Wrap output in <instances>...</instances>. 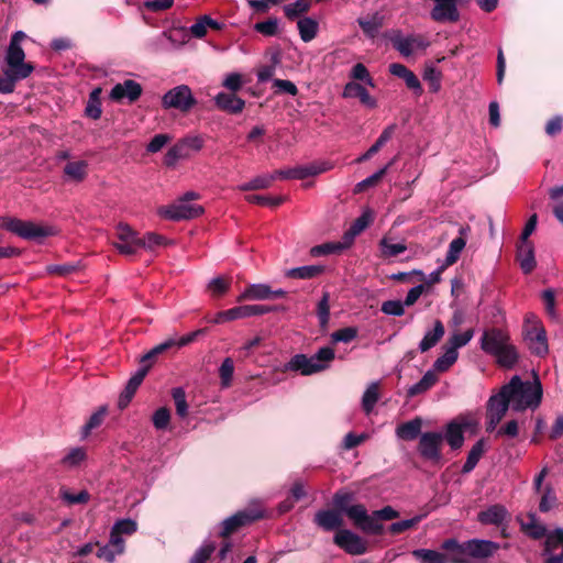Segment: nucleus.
I'll use <instances>...</instances> for the list:
<instances>
[{
    "instance_id": "393cba45",
    "label": "nucleus",
    "mask_w": 563,
    "mask_h": 563,
    "mask_svg": "<svg viewBox=\"0 0 563 563\" xmlns=\"http://www.w3.org/2000/svg\"><path fill=\"white\" fill-rule=\"evenodd\" d=\"M516 258L525 274H530L537 266L534 258V245L532 242L519 241Z\"/></svg>"
},
{
    "instance_id": "1a4fd4ad",
    "label": "nucleus",
    "mask_w": 563,
    "mask_h": 563,
    "mask_svg": "<svg viewBox=\"0 0 563 563\" xmlns=\"http://www.w3.org/2000/svg\"><path fill=\"white\" fill-rule=\"evenodd\" d=\"M263 518V512L256 509H245L235 512L231 517L224 519L221 523V538H229L231 534L239 531L241 528L246 527Z\"/></svg>"
},
{
    "instance_id": "cd10ccee",
    "label": "nucleus",
    "mask_w": 563,
    "mask_h": 563,
    "mask_svg": "<svg viewBox=\"0 0 563 563\" xmlns=\"http://www.w3.org/2000/svg\"><path fill=\"white\" fill-rule=\"evenodd\" d=\"M344 98H358L362 104L374 109L377 107L376 100L368 93L365 87L355 81H350L343 90Z\"/></svg>"
},
{
    "instance_id": "dca6fc26",
    "label": "nucleus",
    "mask_w": 563,
    "mask_h": 563,
    "mask_svg": "<svg viewBox=\"0 0 563 563\" xmlns=\"http://www.w3.org/2000/svg\"><path fill=\"white\" fill-rule=\"evenodd\" d=\"M475 424L474 421L465 417L453 419L445 426L443 440L448 442L452 450H460L464 443V431Z\"/></svg>"
},
{
    "instance_id": "2eb2a0df",
    "label": "nucleus",
    "mask_w": 563,
    "mask_h": 563,
    "mask_svg": "<svg viewBox=\"0 0 563 563\" xmlns=\"http://www.w3.org/2000/svg\"><path fill=\"white\" fill-rule=\"evenodd\" d=\"M332 168L328 162L311 163L305 166H296L289 169H279L274 173L275 179H306L308 177L317 176Z\"/></svg>"
},
{
    "instance_id": "6e6552de",
    "label": "nucleus",
    "mask_w": 563,
    "mask_h": 563,
    "mask_svg": "<svg viewBox=\"0 0 563 563\" xmlns=\"http://www.w3.org/2000/svg\"><path fill=\"white\" fill-rule=\"evenodd\" d=\"M399 517V512L391 506H385L382 509L367 512V518L362 521L360 530L369 536H382L385 531L382 521L394 520Z\"/></svg>"
},
{
    "instance_id": "5fc2aeb1",
    "label": "nucleus",
    "mask_w": 563,
    "mask_h": 563,
    "mask_svg": "<svg viewBox=\"0 0 563 563\" xmlns=\"http://www.w3.org/2000/svg\"><path fill=\"white\" fill-rule=\"evenodd\" d=\"M397 130V124L393 123L386 126L375 143L369 147V154H376L393 137Z\"/></svg>"
},
{
    "instance_id": "39448f33",
    "label": "nucleus",
    "mask_w": 563,
    "mask_h": 563,
    "mask_svg": "<svg viewBox=\"0 0 563 563\" xmlns=\"http://www.w3.org/2000/svg\"><path fill=\"white\" fill-rule=\"evenodd\" d=\"M384 36L402 57H410L416 49L424 51L430 46L429 40L422 34L411 33L405 36L400 30H389Z\"/></svg>"
},
{
    "instance_id": "c85d7f7f",
    "label": "nucleus",
    "mask_w": 563,
    "mask_h": 563,
    "mask_svg": "<svg viewBox=\"0 0 563 563\" xmlns=\"http://www.w3.org/2000/svg\"><path fill=\"white\" fill-rule=\"evenodd\" d=\"M496 358L497 364L504 368H512L518 360L519 354L514 344L508 341L503 347L498 349L494 354H492Z\"/></svg>"
},
{
    "instance_id": "c9c22d12",
    "label": "nucleus",
    "mask_w": 563,
    "mask_h": 563,
    "mask_svg": "<svg viewBox=\"0 0 563 563\" xmlns=\"http://www.w3.org/2000/svg\"><path fill=\"white\" fill-rule=\"evenodd\" d=\"M529 521L521 522V530L533 540H540L547 536V527L538 522L534 514L528 515Z\"/></svg>"
},
{
    "instance_id": "c03bdc74",
    "label": "nucleus",
    "mask_w": 563,
    "mask_h": 563,
    "mask_svg": "<svg viewBox=\"0 0 563 563\" xmlns=\"http://www.w3.org/2000/svg\"><path fill=\"white\" fill-rule=\"evenodd\" d=\"M394 162L395 158L391 159L386 166L374 173L372 176L356 184L354 192H361L368 187L376 186L382 180V178L387 174L389 167L394 164Z\"/></svg>"
},
{
    "instance_id": "3c124183",
    "label": "nucleus",
    "mask_w": 563,
    "mask_h": 563,
    "mask_svg": "<svg viewBox=\"0 0 563 563\" xmlns=\"http://www.w3.org/2000/svg\"><path fill=\"white\" fill-rule=\"evenodd\" d=\"M233 373H234L233 360L231 357L224 358L219 368V376H220L222 387L227 388V387L231 386Z\"/></svg>"
},
{
    "instance_id": "6e6d98bb",
    "label": "nucleus",
    "mask_w": 563,
    "mask_h": 563,
    "mask_svg": "<svg viewBox=\"0 0 563 563\" xmlns=\"http://www.w3.org/2000/svg\"><path fill=\"white\" fill-rule=\"evenodd\" d=\"M172 396L175 402L176 413L181 418L186 417L188 413V404L185 390L180 387L174 388Z\"/></svg>"
},
{
    "instance_id": "f3484780",
    "label": "nucleus",
    "mask_w": 563,
    "mask_h": 563,
    "mask_svg": "<svg viewBox=\"0 0 563 563\" xmlns=\"http://www.w3.org/2000/svg\"><path fill=\"white\" fill-rule=\"evenodd\" d=\"M526 340L531 353L537 356H545L549 352L547 332L543 325L536 321L526 331Z\"/></svg>"
},
{
    "instance_id": "412c9836",
    "label": "nucleus",
    "mask_w": 563,
    "mask_h": 563,
    "mask_svg": "<svg viewBox=\"0 0 563 563\" xmlns=\"http://www.w3.org/2000/svg\"><path fill=\"white\" fill-rule=\"evenodd\" d=\"M142 95V86L132 79H126L122 84H117L110 92V98L114 101H121L126 98L130 103L135 102Z\"/></svg>"
},
{
    "instance_id": "bb28decb",
    "label": "nucleus",
    "mask_w": 563,
    "mask_h": 563,
    "mask_svg": "<svg viewBox=\"0 0 563 563\" xmlns=\"http://www.w3.org/2000/svg\"><path fill=\"white\" fill-rule=\"evenodd\" d=\"M176 347V340L175 339H168L165 342H162L157 345H155L153 349H151L147 353H145L141 358V367L144 368L147 367V373L152 368V366L156 363L157 358L170 351L172 349Z\"/></svg>"
},
{
    "instance_id": "aec40b11",
    "label": "nucleus",
    "mask_w": 563,
    "mask_h": 563,
    "mask_svg": "<svg viewBox=\"0 0 563 563\" xmlns=\"http://www.w3.org/2000/svg\"><path fill=\"white\" fill-rule=\"evenodd\" d=\"M509 408H511V401L503 387H500L499 391L492 395L487 400L485 416L503 420Z\"/></svg>"
},
{
    "instance_id": "69168bd1",
    "label": "nucleus",
    "mask_w": 563,
    "mask_h": 563,
    "mask_svg": "<svg viewBox=\"0 0 563 563\" xmlns=\"http://www.w3.org/2000/svg\"><path fill=\"white\" fill-rule=\"evenodd\" d=\"M330 294L323 292L321 299L318 302L317 314L322 325L327 324L330 318Z\"/></svg>"
},
{
    "instance_id": "f257e3e1",
    "label": "nucleus",
    "mask_w": 563,
    "mask_h": 563,
    "mask_svg": "<svg viewBox=\"0 0 563 563\" xmlns=\"http://www.w3.org/2000/svg\"><path fill=\"white\" fill-rule=\"evenodd\" d=\"M440 548L445 553L430 549H417L412 551V555L420 563H473V560H487L494 556L500 545L490 540L471 539L459 542L455 538H449L441 543Z\"/></svg>"
},
{
    "instance_id": "72a5a7b5",
    "label": "nucleus",
    "mask_w": 563,
    "mask_h": 563,
    "mask_svg": "<svg viewBox=\"0 0 563 563\" xmlns=\"http://www.w3.org/2000/svg\"><path fill=\"white\" fill-rule=\"evenodd\" d=\"M324 272L325 267L323 265H307L289 268L285 272V276L295 279H312L322 275Z\"/></svg>"
},
{
    "instance_id": "ea45409f",
    "label": "nucleus",
    "mask_w": 563,
    "mask_h": 563,
    "mask_svg": "<svg viewBox=\"0 0 563 563\" xmlns=\"http://www.w3.org/2000/svg\"><path fill=\"white\" fill-rule=\"evenodd\" d=\"M444 354L435 360L433 363V368L438 373H444L450 369V367L456 362L459 357V352L449 349L443 345Z\"/></svg>"
},
{
    "instance_id": "e433bc0d",
    "label": "nucleus",
    "mask_w": 563,
    "mask_h": 563,
    "mask_svg": "<svg viewBox=\"0 0 563 563\" xmlns=\"http://www.w3.org/2000/svg\"><path fill=\"white\" fill-rule=\"evenodd\" d=\"M485 451V439H479L468 452L467 459L462 467V473L466 474L472 472L476 467Z\"/></svg>"
},
{
    "instance_id": "603ef678",
    "label": "nucleus",
    "mask_w": 563,
    "mask_h": 563,
    "mask_svg": "<svg viewBox=\"0 0 563 563\" xmlns=\"http://www.w3.org/2000/svg\"><path fill=\"white\" fill-rule=\"evenodd\" d=\"M543 555L551 553L559 545H563V528H556L552 532H547Z\"/></svg>"
},
{
    "instance_id": "9d476101",
    "label": "nucleus",
    "mask_w": 563,
    "mask_h": 563,
    "mask_svg": "<svg viewBox=\"0 0 563 563\" xmlns=\"http://www.w3.org/2000/svg\"><path fill=\"white\" fill-rule=\"evenodd\" d=\"M442 446L443 434L428 431L420 435L417 450L423 460L438 463L442 459Z\"/></svg>"
},
{
    "instance_id": "4468645a",
    "label": "nucleus",
    "mask_w": 563,
    "mask_h": 563,
    "mask_svg": "<svg viewBox=\"0 0 563 563\" xmlns=\"http://www.w3.org/2000/svg\"><path fill=\"white\" fill-rule=\"evenodd\" d=\"M333 542L351 555H362L368 550L366 541L349 529H340L334 534Z\"/></svg>"
},
{
    "instance_id": "8fccbe9b",
    "label": "nucleus",
    "mask_w": 563,
    "mask_h": 563,
    "mask_svg": "<svg viewBox=\"0 0 563 563\" xmlns=\"http://www.w3.org/2000/svg\"><path fill=\"white\" fill-rule=\"evenodd\" d=\"M230 286L231 278L219 276L210 280L208 289L211 291L212 296L221 297L229 291Z\"/></svg>"
},
{
    "instance_id": "5701e85b",
    "label": "nucleus",
    "mask_w": 563,
    "mask_h": 563,
    "mask_svg": "<svg viewBox=\"0 0 563 563\" xmlns=\"http://www.w3.org/2000/svg\"><path fill=\"white\" fill-rule=\"evenodd\" d=\"M313 522L324 531H333L344 525L342 514L334 508L317 511Z\"/></svg>"
},
{
    "instance_id": "a19ab883",
    "label": "nucleus",
    "mask_w": 563,
    "mask_h": 563,
    "mask_svg": "<svg viewBox=\"0 0 563 563\" xmlns=\"http://www.w3.org/2000/svg\"><path fill=\"white\" fill-rule=\"evenodd\" d=\"M465 245H466L465 238L457 236V238L453 239L451 241V243L449 244V250L446 252L444 264L446 266H451V265L455 264L459 261L460 254L464 250Z\"/></svg>"
},
{
    "instance_id": "37998d69",
    "label": "nucleus",
    "mask_w": 563,
    "mask_h": 563,
    "mask_svg": "<svg viewBox=\"0 0 563 563\" xmlns=\"http://www.w3.org/2000/svg\"><path fill=\"white\" fill-rule=\"evenodd\" d=\"M107 413H108L107 406L99 407V409L90 416V418L88 419L86 424L82 427V429H81L82 437H85V438L88 437L92 430L99 428L102 424Z\"/></svg>"
},
{
    "instance_id": "423d86ee",
    "label": "nucleus",
    "mask_w": 563,
    "mask_h": 563,
    "mask_svg": "<svg viewBox=\"0 0 563 563\" xmlns=\"http://www.w3.org/2000/svg\"><path fill=\"white\" fill-rule=\"evenodd\" d=\"M354 494L350 492L338 490L332 498L334 509L345 515L360 530L362 521L367 518V509L363 504L351 505Z\"/></svg>"
},
{
    "instance_id": "bf43d9fd",
    "label": "nucleus",
    "mask_w": 563,
    "mask_h": 563,
    "mask_svg": "<svg viewBox=\"0 0 563 563\" xmlns=\"http://www.w3.org/2000/svg\"><path fill=\"white\" fill-rule=\"evenodd\" d=\"M18 75L9 69L4 70V75L0 76V93H11L15 89V84L24 78H18Z\"/></svg>"
},
{
    "instance_id": "4be33fe9",
    "label": "nucleus",
    "mask_w": 563,
    "mask_h": 563,
    "mask_svg": "<svg viewBox=\"0 0 563 563\" xmlns=\"http://www.w3.org/2000/svg\"><path fill=\"white\" fill-rule=\"evenodd\" d=\"M146 375L147 367L139 368L136 373L128 380L123 391L120 394L118 399V407L120 410H123L129 406Z\"/></svg>"
},
{
    "instance_id": "e2e57ef3",
    "label": "nucleus",
    "mask_w": 563,
    "mask_h": 563,
    "mask_svg": "<svg viewBox=\"0 0 563 563\" xmlns=\"http://www.w3.org/2000/svg\"><path fill=\"white\" fill-rule=\"evenodd\" d=\"M373 221V213L371 210L364 211L358 218H356L351 224V234L362 233Z\"/></svg>"
},
{
    "instance_id": "49530a36",
    "label": "nucleus",
    "mask_w": 563,
    "mask_h": 563,
    "mask_svg": "<svg viewBox=\"0 0 563 563\" xmlns=\"http://www.w3.org/2000/svg\"><path fill=\"white\" fill-rule=\"evenodd\" d=\"M426 516L427 514L417 515L411 519L394 522L390 526H388L387 530L391 536L401 534L405 531L415 528Z\"/></svg>"
},
{
    "instance_id": "774afa93",
    "label": "nucleus",
    "mask_w": 563,
    "mask_h": 563,
    "mask_svg": "<svg viewBox=\"0 0 563 563\" xmlns=\"http://www.w3.org/2000/svg\"><path fill=\"white\" fill-rule=\"evenodd\" d=\"M351 77L355 80L364 81L368 86L374 87V80L369 75L368 69L362 63H357L353 66Z\"/></svg>"
},
{
    "instance_id": "0eeeda50",
    "label": "nucleus",
    "mask_w": 563,
    "mask_h": 563,
    "mask_svg": "<svg viewBox=\"0 0 563 563\" xmlns=\"http://www.w3.org/2000/svg\"><path fill=\"white\" fill-rule=\"evenodd\" d=\"M196 104L197 100L187 85L169 89L162 98L164 109H176L183 113L189 112Z\"/></svg>"
},
{
    "instance_id": "09e8293b",
    "label": "nucleus",
    "mask_w": 563,
    "mask_h": 563,
    "mask_svg": "<svg viewBox=\"0 0 563 563\" xmlns=\"http://www.w3.org/2000/svg\"><path fill=\"white\" fill-rule=\"evenodd\" d=\"M245 200L250 203L260 205V206H269V207H278L280 206L285 200V196H278V197H269V196H262V195H247L245 196Z\"/></svg>"
},
{
    "instance_id": "680f3d73",
    "label": "nucleus",
    "mask_w": 563,
    "mask_h": 563,
    "mask_svg": "<svg viewBox=\"0 0 563 563\" xmlns=\"http://www.w3.org/2000/svg\"><path fill=\"white\" fill-rule=\"evenodd\" d=\"M79 269V266L71 263H64V264H52L46 267V272L52 275L57 276H69L74 273H76Z\"/></svg>"
},
{
    "instance_id": "f03ea898",
    "label": "nucleus",
    "mask_w": 563,
    "mask_h": 563,
    "mask_svg": "<svg viewBox=\"0 0 563 563\" xmlns=\"http://www.w3.org/2000/svg\"><path fill=\"white\" fill-rule=\"evenodd\" d=\"M501 387L511 401V409L516 412H521L527 408L536 409L541 404L543 389L537 375L533 382H523L518 375H515Z\"/></svg>"
},
{
    "instance_id": "7c9ffc66",
    "label": "nucleus",
    "mask_w": 563,
    "mask_h": 563,
    "mask_svg": "<svg viewBox=\"0 0 563 563\" xmlns=\"http://www.w3.org/2000/svg\"><path fill=\"white\" fill-rule=\"evenodd\" d=\"M272 299V288L267 284L249 285L238 297V301L243 300H268Z\"/></svg>"
},
{
    "instance_id": "4d7b16f0",
    "label": "nucleus",
    "mask_w": 563,
    "mask_h": 563,
    "mask_svg": "<svg viewBox=\"0 0 563 563\" xmlns=\"http://www.w3.org/2000/svg\"><path fill=\"white\" fill-rule=\"evenodd\" d=\"M216 548L214 542L205 543L195 552L189 563H207L216 551Z\"/></svg>"
},
{
    "instance_id": "473e14b6",
    "label": "nucleus",
    "mask_w": 563,
    "mask_h": 563,
    "mask_svg": "<svg viewBox=\"0 0 563 563\" xmlns=\"http://www.w3.org/2000/svg\"><path fill=\"white\" fill-rule=\"evenodd\" d=\"M445 333L444 325L441 320L434 321V327L428 331L419 343L420 352L424 353L435 346Z\"/></svg>"
},
{
    "instance_id": "a878e982",
    "label": "nucleus",
    "mask_w": 563,
    "mask_h": 563,
    "mask_svg": "<svg viewBox=\"0 0 563 563\" xmlns=\"http://www.w3.org/2000/svg\"><path fill=\"white\" fill-rule=\"evenodd\" d=\"M279 309L278 306H268V305H244L231 308V317L233 320L244 319L253 316H262L273 311H277Z\"/></svg>"
},
{
    "instance_id": "c756f323",
    "label": "nucleus",
    "mask_w": 563,
    "mask_h": 563,
    "mask_svg": "<svg viewBox=\"0 0 563 563\" xmlns=\"http://www.w3.org/2000/svg\"><path fill=\"white\" fill-rule=\"evenodd\" d=\"M508 517L505 506L496 504L478 514V521L483 525L500 526Z\"/></svg>"
},
{
    "instance_id": "79ce46f5",
    "label": "nucleus",
    "mask_w": 563,
    "mask_h": 563,
    "mask_svg": "<svg viewBox=\"0 0 563 563\" xmlns=\"http://www.w3.org/2000/svg\"><path fill=\"white\" fill-rule=\"evenodd\" d=\"M87 169L86 161L69 162L64 167V174L74 180L81 181L87 176Z\"/></svg>"
},
{
    "instance_id": "b1692460",
    "label": "nucleus",
    "mask_w": 563,
    "mask_h": 563,
    "mask_svg": "<svg viewBox=\"0 0 563 563\" xmlns=\"http://www.w3.org/2000/svg\"><path fill=\"white\" fill-rule=\"evenodd\" d=\"M214 104L219 110L223 112L229 114H239L243 111L245 101L238 97L235 92H219L214 97Z\"/></svg>"
},
{
    "instance_id": "4c0bfd02",
    "label": "nucleus",
    "mask_w": 563,
    "mask_h": 563,
    "mask_svg": "<svg viewBox=\"0 0 563 563\" xmlns=\"http://www.w3.org/2000/svg\"><path fill=\"white\" fill-rule=\"evenodd\" d=\"M297 26L299 30L300 38L306 43L312 41L318 34L319 24L312 18L305 16L299 19Z\"/></svg>"
},
{
    "instance_id": "20e7f679",
    "label": "nucleus",
    "mask_w": 563,
    "mask_h": 563,
    "mask_svg": "<svg viewBox=\"0 0 563 563\" xmlns=\"http://www.w3.org/2000/svg\"><path fill=\"white\" fill-rule=\"evenodd\" d=\"M0 228L25 240H40L53 235V230L48 227L12 217H0Z\"/></svg>"
},
{
    "instance_id": "7ed1b4c3",
    "label": "nucleus",
    "mask_w": 563,
    "mask_h": 563,
    "mask_svg": "<svg viewBox=\"0 0 563 563\" xmlns=\"http://www.w3.org/2000/svg\"><path fill=\"white\" fill-rule=\"evenodd\" d=\"M334 357V350L330 346L321 347L310 357L306 354H295L286 364H284L282 372H296L303 376H309L329 368L330 363Z\"/></svg>"
},
{
    "instance_id": "f704fd0d",
    "label": "nucleus",
    "mask_w": 563,
    "mask_h": 563,
    "mask_svg": "<svg viewBox=\"0 0 563 563\" xmlns=\"http://www.w3.org/2000/svg\"><path fill=\"white\" fill-rule=\"evenodd\" d=\"M357 23L367 37L374 38L384 25V16L376 12L367 18L357 19Z\"/></svg>"
},
{
    "instance_id": "58836bf2",
    "label": "nucleus",
    "mask_w": 563,
    "mask_h": 563,
    "mask_svg": "<svg viewBox=\"0 0 563 563\" xmlns=\"http://www.w3.org/2000/svg\"><path fill=\"white\" fill-rule=\"evenodd\" d=\"M379 399V385L374 382L368 385L362 397V408L365 413H371Z\"/></svg>"
},
{
    "instance_id": "ddd939ff",
    "label": "nucleus",
    "mask_w": 563,
    "mask_h": 563,
    "mask_svg": "<svg viewBox=\"0 0 563 563\" xmlns=\"http://www.w3.org/2000/svg\"><path fill=\"white\" fill-rule=\"evenodd\" d=\"M4 59L7 69L18 75V78H27L34 70L33 64L24 60L25 53L21 46L9 44Z\"/></svg>"
},
{
    "instance_id": "052dcab7",
    "label": "nucleus",
    "mask_w": 563,
    "mask_h": 563,
    "mask_svg": "<svg viewBox=\"0 0 563 563\" xmlns=\"http://www.w3.org/2000/svg\"><path fill=\"white\" fill-rule=\"evenodd\" d=\"M254 30L265 36H274L278 31V20L277 18H269L266 21L257 22Z\"/></svg>"
},
{
    "instance_id": "0e129e2a",
    "label": "nucleus",
    "mask_w": 563,
    "mask_h": 563,
    "mask_svg": "<svg viewBox=\"0 0 563 563\" xmlns=\"http://www.w3.org/2000/svg\"><path fill=\"white\" fill-rule=\"evenodd\" d=\"M153 424L157 430H164L167 428L170 421V411L166 407L158 408L152 418Z\"/></svg>"
},
{
    "instance_id": "13d9d810",
    "label": "nucleus",
    "mask_w": 563,
    "mask_h": 563,
    "mask_svg": "<svg viewBox=\"0 0 563 563\" xmlns=\"http://www.w3.org/2000/svg\"><path fill=\"white\" fill-rule=\"evenodd\" d=\"M473 338V330L470 329L463 333L453 334L448 342L444 344L453 351H457L460 347L466 345Z\"/></svg>"
},
{
    "instance_id": "9b49d317",
    "label": "nucleus",
    "mask_w": 563,
    "mask_h": 563,
    "mask_svg": "<svg viewBox=\"0 0 563 563\" xmlns=\"http://www.w3.org/2000/svg\"><path fill=\"white\" fill-rule=\"evenodd\" d=\"M203 211L201 206L178 200L175 203L159 208L158 213L165 219L180 221L198 218Z\"/></svg>"
},
{
    "instance_id": "a18cd8bd",
    "label": "nucleus",
    "mask_w": 563,
    "mask_h": 563,
    "mask_svg": "<svg viewBox=\"0 0 563 563\" xmlns=\"http://www.w3.org/2000/svg\"><path fill=\"white\" fill-rule=\"evenodd\" d=\"M309 0H296L294 3L284 7V13L288 20H295L310 10Z\"/></svg>"
},
{
    "instance_id": "de8ad7c7",
    "label": "nucleus",
    "mask_w": 563,
    "mask_h": 563,
    "mask_svg": "<svg viewBox=\"0 0 563 563\" xmlns=\"http://www.w3.org/2000/svg\"><path fill=\"white\" fill-rule=\"evenodd\" d=\"M189 157V153H187L184 148V145L179 143V141L173 145L164 156V164L167 167H174L179 159Z\"/></svg>"
},
{
    "instance_id": "2f4dec72",
    "label": "nucleus",
    "mask_w": 563,
    "mask_h": 563,
    "mask_svg": "<svg viewBox=\"0 0 563 563\" xmlns=\"http://www.w3.org/2000/svg\"><path fill=\"white\" fill-rule=\"evenodd\" d=\"M422 418L416 417L412 420L399 424L396 429L398 438L405 441H412L421 435Z\"/></svg>"
},
{
    "instance_id": "6ab92c4d",
    "label": "nucleus",
    "mask_w": 563,
    "mask_h": 563,
    "mask_svg": "<svg viewBox=\"0 0 563 563\" xmlns=\"http://www.w3.org/2000/svg\"><path fill=\"white\" fill-rule=\"evenodd\" d=\"M510 341L509 334L500 328L486 329L481 338V349L492 355Z\"/></svg>"
},
{
    "instance_id": "a211bd4d",
    "label": "nucleus",
    "mask_w": 563,
    "mask_h": 563,
    "mask_svg": "<svg viewBox=\"0 0 563 563\" xmlns=\"http://www.w3.org/2000/svg\"><path fill=\"white\" fill-rule=\"evenodd\" d=\"M435 5L430 12L433 21L444 23H455L460 20V12L457 10L459 0H434Z\"/></svg>"
},
{
    "instance_id": "f8f14e48",
    "label": "nucleus",
    "mask_w": 563,
    "mask_h": 563,
    "mask_svg": "<svg viewBox=\"0 0 563 563\" xmlns=\"http://www.w3.org/2000/svg\"><path fill=\"white\" fill-rule=\"evenodd\" d=\"M115 235L119 241L113 246L120 254L134 255L141 249V238L129 224L119 223Z\"/></svg>"
},
{
    "instance_id": "864d4df0",
    "label": "nucleus",
    "mask_w": 563,
    "mask_h": 563,
    "mask_svg": "<svg viewBox=\"0 0 563 563\" xmlns=\"http://www.w3.org/2000/svg\"><path fill=\"white\" fill-rule=\"evenodd\" d=\"M167 239L161 234L148 232L141 238V249L153 251L158 246L167 245Z\"/></svg>"
},
{
    "instance_id": "338daca9",
    "label": "nucleus",
    "mask_w": 563,
    "mask_h": 563,
    "mask_svg": "<svg viewBox=\"0 0 563 563\" xmlns=\"http://www.w3.org/2000/svg\"><path fill=\"white\" fill-rule=\"evenodd\" d=\"M357 336V329L354 327H345L334 331L331 334L333 342L349 343Z\"/></svg>"
}]
</instances>
